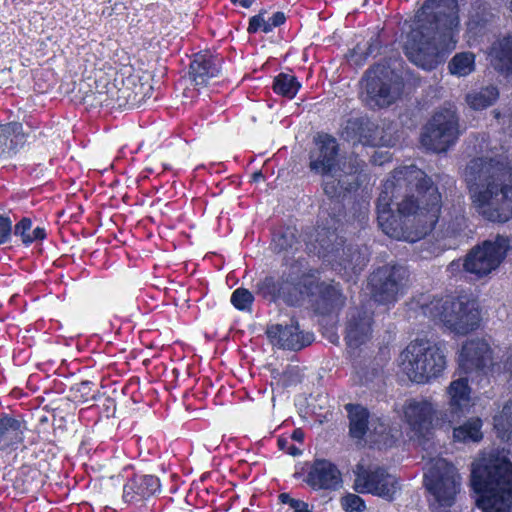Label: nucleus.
Here are the masks:
<instances>
[{"label": "nucleus", "instance_id": "obj_31", "mask_svg": "<svg viewBox=\"0 0 512 512\" xmlns=\"http://www.w3.org/2000/svg\"><path fill=\"white\" fill-rule=\"evenodd\" d=\"M266 14L267 10L261 9L258 14L250 17L247 27L248 34H256L258 32L269 34L275 28L282 26L287 19L285 13L282 11L275 12L269 18H266Z\"/></svg>", "mask_w": 512, "mask_h": 512}, {"label": "nucleus", "instance_id": "obj_29", "mask_svg": "<svg viewBox=\"0 0 512 512\" xmlns=\"http://www.w3.org/2000/svg\"><path fill=\"white\" fill-rule=\"evenodd\" d=\"M271 249L276 253L295 254L301 248L296 227L281 226L272 232Z\"/></svg>", "mask_w": 512, "mask_h": 512}, {"label": "nucleus", "instance_id": "obj_51", "mask_svg": "<svg viewBox=\"0 0 512 512\" xmlns=\"http://www.w3.org/2000/svg\"><path fill=\"white\" fill-rule=\"evenodd\" d=\"M374 162H375V163H378V164H380V165H382V164L384 163V161H380V162H378V160H377L376 158L374 159Z\"/></svg>", "mask_w": 512, "mask_h": 512}, {"label": "nucleus", "instance_id": "obj_11", "mask_svg": "<svg viewBox=\"0 0 512 512\" xmlns=\"http://www.w3.org/2000/svg\"><path fill=\"white\" fill-rule=\"evenodd\" d=\"M424 485L439 507H451L460 490L456 468L443 458L434 459L424 473Z\"/></svg>", "mask_w": 512, "mask_h": 512}, {"label": "nucleus", "instance_id": "obj_9", "mask_svg": "<svg viewBox=\"0 0 512 512\" xmlns=\"http://www.w3.org/2000/svg\"><path fill=\"white\" fill-rule=\"evenodd\" d=\"M310 279L303 277L301 269L291 266L278 277L268 275L257 281L255 294L269 303L282 301L288 306H300L312 285Z\"/></svg>", "mask_w": 512, "mask_h": 512}, {"label": "nucleus", "instance_id": "obj_27", "mask_svg": "<svg viewBox=\"0 0 512 512\" xmlns=\"http://www.w3.org/2000/svg\"><path fill=\"white\" fill-rule=\"evenodd\" d=\"M487 57L497 72L512 75V35L497 38L488 48Z\"/></svg>", "mask_w": 512, "mask_h": 512}, {"label": "nucleus", "instance_id": "obj_8", "mask_svg": "<svg viewBox=\"0 0 512 512\" xmlns=\"http://www.w3.org/2000/svg\"><path fill=\"white\" fill-rule=\"evenodd\" d=\"M399 366L409 380L426 384L443 374L447 360L439 343L417 338L400 353Z\"/></svg>", "mask_w": 512, "mask_h": 512}, {"label": "nucleus", "instance_id": "obj_10", "mask_svg": "<svg viewBox=\"0 0 512 512\" xmlns=\"http://www.w3.org/2000/svg\"><path fill=\"white\" fill-rule=\"evenodd\" d=\"M362 99L372 110L394 104L403 90L402 78L384 64L370 67L362 78Z\"/></svg>", "mask_w": 512, "mask_h": 512}, {"label": "nucleus", "instance_id": "obj_13", "mask_svg": "<svg viewBox=\"0 0 512 512\" xmlns=\"http://www.w3.org/2000/svg\"><path fill=\"white\" fill-rule=\"evenodd\" d=\"M459 134L456 113L451 109H441L424 126L421 144L433 152H446L456 143Z\"/></svg>", "mask_w": 512, "mask_h": 512}, {"label": "nucleus", "instance_id": "obj_19", "mask_svg": "<svg viewBox=\"0 0 512 512\" xmlns=\"http://www.w3.org/2000/svg\"><path fill=\"white\" fill-rule=\"evenodd\" d=\"M492 349L487 340L473 338L467 340L459 354V368L465 374L484 373L492 361Z\"/></svg>", "mask_w": 512, "mask_h": 512}, {"label": "nucleus", "instance_id": "obj_16", "mask_svg": "<svg viewBox=\"0 0 512 512\" xmlns=\"http://www.w3.org/2000/svg\"><path fill=\"white\" fill-rule=\"evenodd\" d=\"M339 143L327 133H318L314 137V147L310 150L309 170L322 177L335 175L339 170Z\"/></svg>", "mask_w": 512, "mask_h": 512}, {"label": "nucleus", "instance_id": "obj_7", "mask_svg": "<svg viewBox=\"0 0 512 512\" xmlns=\"http://www.w3.org/2000/svg\"><path fill=\"white\" fill-rule=\"evenodd\" d=\"M511 240L497 235L493 240H485L468 251L463 258L449 263L446 272L455 280L479 281L495 271L505 259Z\"/></svg>", "mask_w": 512, "mask_h": 512}, {"label": "nucleus", "instance_id": "obj_24", "mask_svg": "<svg viewBox=\"0 0 512 512\" xmlns=\"http://www.w3.org/2000/svg\"><path fill=\"white\" fill-rule=\"evenodd\" d=\"M436 409L433 403L426 399H409L406 401L403 414L404 421L416 435H424L431 427Z\"/></svg>", "mask_w": 512, "mask_h": 512}, {"label": "nucleus", "instance_id": "obj_21", "mask_svg": "<svg viewBox=\"0 0 512 512\" xmlns=\"http://www.w3.org/2000/svg\"><path fill=\"white\" fill-rule=\"evenodd\" d=\"M471 387L467 378L453 380L447 387L448 407L443 420L449 424L456 423L469 412L471 407Z\"/></svg>", "mask_w": 512, "mask_h": 512}, {"label": "nucleus", "instance_id": "obj_43", "mask_svg": "<svg viewBox=\"0 0 512 512\" xmlns=\"http://www.w3.org/2000/svg\"><path fill=\"white\" fill-rule=\"evenodd\" d=\"M278 448L291 456H299L302 454V450L290 443L287 438L279 437L277 440Z\"/></svg>", "mask_w": 512, "mask_h": 512}, {"label": "nucleus", "instance_id": "obj_17", "mask_svg": "<svg viewBox=\"0 0 512 512\" xmlns=\"http://www.w3.org/2000/svg\"><path fill=\"white\" fill-rule=\"evenodd\" d=\"M296 479H302L312 490H336L342 484V475L337 465L327 459H315L305 462Z\"/></svg>", "mask_w": 512, "mask_h": 512}, {"label": "nucleus", "instance_id": "obj_30", "mask_svg": "<svg viewBox=\"0 0 512 512\" xmlns=\"http://www.w3.org/2000/svg\"><path fill=\"white\" fill-rule=\"evenodd\" d=\"M345 409L348 413L350 436L362 440L369 430L368 409L360 404H347Z\"/></svg>", "mask_w": 512, "mask_h": 512}, {"label": "nucleus", "instance_id": "obj_36", "mask_svg": "<svg viewBox=\"0 0 512 512\" xmlns=\"http://www.w3.org/2000/svg\"><path fill=\"white\" fill-rule=\"evenodd\" d=\"M452 75L465 77L475 70V55L472 52L456 53L448 64Z\"/></svg>", "mask_w": 512, "mask_h": 512}, {"label": "nucleus", "instance_id": "obj_37", "mask_svg": "<svg viewBox=\"0 0 512 512\" xmlns=\"http://www.w3.org/2000/svg\"><path fill=\"white\" fill-rule=\"evenodd\" d=\"M366 163L357 155H352L348 158L346 163V172L350 177H353V181H349V187L346 189L349 192H355L367 179V174L364 173Z\"/></svg>", "mask_w": 512, "mask_h": 512}, {"label": "nucleus", "instance_id": "obj_1", "mask_svg": "<svg viewBox=\"0 0 512 512\" xmlns=\"http://www.w3.org/2000/svg\"><path fill=\"white\" fill-rule=\"evenodd\" d=\"M441 204L431 177L416 165L399 166L383 183L377 198L378 226L392 239L419 241L435 228Z\"/></svg>", "mask_w": 512, "mask_h": 512}, {"label": "nucleus", "instance_id": "obj_41", "mask_svg": "<svg viewBox=\"0 0 512 512\" xmlns=\"http://www.w3.org/2000/svg\"><path fill=\"white\" fill-rule=\"evenodd\" d=\"M341 505L346 512H362L366 509L365 501L360 496L352 493L342 497Z\"/></svg>", "mask_w": 512, "mask_h": 512}, {"label": "nucleus", "instance_id": "obj_15", "mask_svg": "<svg viewBox=\"0 0 512 512\" xmlns=\"http://www.w3.org/2000/svg\"><path fill=\"white\" fill-rule=\"evenodd\" d=\"M355 476L354 489L358 493H368L393 501L399 490L396 477L383 468L358 465Z\"/></svg>", "mask_w": 512, "mask_h": 512}, {"label": "nucleus", "instance_id": "obj_35", "mask_svg": "<svg viewBox=\"0 0 512 512\" xmlns=\"http://www.w3.org/2000/svg\"><path fill=\"white\" fill-rule=\"evenodd\" d=\"M499 97V91L495 86H487L467 94L466 101L474 110H482L491 106Z\"/></svg>", "mask_w": 512, "mask_h": 512}, {"label": "nucleus", "instance_id": "obj_25", "mask_svg": "<svg viewBox=\"0 0 512 512\" xmlns=\"http://www.w3.org/2000/svg\"><path fill=\"white\" fill-rule=\"evenodd\" d=\"M26 423L9 413L0 414V456L15 453L24 443Z\"/></svg>", "mask_w": 512, "mask_h": 512}, {"label": "nucleus", "instance_id": "obj_32", "mask_svg": "<svg viewBox=\"0 0 512 512\" xmlns=\"http://www.w3.org/2000/svg\"><path fill=\"white\" fill-rule=\"evenodd\" d=\"M483 421L480 417H470L461 425L454 427L453 440L457 443H478L483 439Z\"/></svg>", "mask_w": 512, "mask_h": 512}, {"label": "nucleus", "instance_id": "obj_14", "mask_svg": "<svg viewBox=\"0 0 512 512\" xmlns=\"http://www.w3.org/2000/svg\"><path fill=\"white\" fill-rule=\"evenodd\" d=\"M303 277H310L311 287L303 296V302L308 299L315 312L327 315L340 310L346 301L339 284L319 280V270L309 268L303 271Z\"/></svg>", "mask_w": 512, "mask_h": 512}, {"label": "nucleus", "instance_id": "obj_18", "mask_svg": "<svg viewBox=\"0 0 512 512\" xmlns=\"http://www.w3.org/2000/svg\"><path fill=\"white\" fill-rule=\"evenodd\" d=\"M341 136L346 141L364 146H391L392 140L382 135L378 124L368 116L351 117L342 126Z\"/></svg>", "mask_w": 512, "mask_h": 512}, {"label": "nucleus", "instance_id": "obj_33", "mask_svg": "<svg viewBox=\"0 0 512 512\" xmlns=\"http://www.w3.org/2000/svg\"><path fill=\"white\" fill-rule=\"evenodd\" d=\"M33 222L29 217H22L14 226L12 235L18 237L25 247L41 242L47 237L46 229L37 226L32 229Z\"/></svg>", "mask_w": 512, "mask_h": 512}, {"label": "nucleus", "instance_id": "obj_12", "mask_svg": "<svg viewBox=\"0 0 512 512\" xmlns=\"http://www.w3.org/2000/svg\"><path fill=\"white\" fill-rule=\"evenodd\" d=\"M408 270L398 264L376 268L368 278L371 298L381 305H393L403 295L408 280Z\"/></svg>", "mask_w": 512, "mask_h": 512}, {"label": "nucleus", "instance_id": "obj_26", "mask_svg": "<svg viewBox=\"0 0 512 512\" xmlns=\"http://www.w3.org/2000/svg\"><path fill=\"white\" fill-rule=\"evenodd\" d=\"M222 58L205 51L194 55L189 75L195 85H206L212 78L218 77L221 72Z\"/></svg>", "mask_w": 512, "mask_h": 512}, {"label": "nucleus", "instance_id": "obj_3", "mask_svg": "<svg viewBox=\"0 0 512 512\" xmlns=\"http://www.w3.org/2000/svg\"><path fill=\"white\" fill-rule=\"evenodd\" d=\"M460 28L459 0H425L415 13L405 54L416 66L431 71L456 48Z\"/></svg>", "mask_w": 512, "mask_h": 512}, {"label": "nucleus", "instance_id": "obj_6", "mask_svg": "<svg viewBox=\"0 0 512 512\" xmlns=\"http://www.w3.org/2000/svg\"><path fill=\"white\" fill-rule=\"evenodd\" d=\"M412 305V309L418 308L422 315L440 321L447 330L458 336L477 330L481 323L477 301L468 294L432 299L421 295Z\"/></svg>", "mask_w": 512, "mask_h": 512}, {"label": "nucleus", "instance_id": "obj_20", "mask_svg": "<svg viewBox=\"0 0 512 512\" xmlns=\"http://www.w3.org/2000/svg\"><path fill=\"white\" fill-rule=\"evenodd\" d=\"M270 342L281 349L298 351L314 341V334L301 331L297 321L290 324H273L266 330Z\"/></svg>", "mask_w": 512, "mask_h": 512}, {"label": "nucleus", "instance_id": "obj_44", "mask_svg": "<svg viewBox=\"0 0 512 512\" xmlns=\"http://www.w3.org/2000/svg\"><path fill=\"white\" fill-rule=\"evenodd\" d=\"M504 370L509 373L510 378L512 379V348H509L506 351V357L504 360Z\"/></svg>", "mask_w": 512, "mask_h": 512}, {"label": "nucleus", "instance_id": "obj_34", "mask_svg": "<svg viewBox=\"0 0 512 512\" xmlns=\"http://www.w3.org/2000/svg\"><path fill=\"white\" fill-rule=\"evenodd\" d=\"M302 84L297 77L291 73L281 72L273 79V92L279 96L292 100L301 89Z\"/></svg>", "mask_w": 512, "mask_h": 512}, {"label": "nucleus", "instance_id": "obj_39", "mask_svg": "<svg viewBox=\"0 0 512 512\" xmlns=\"http://www.w3.org/2000/svg\"><path fill=\"white\" fill-rule=\"evenodd\" d=\"M255 297L251 291L246 288L239 287L235 289L230 298L231 304L239 311L250 312Z\"/></svg>", "mask_w": 512, "mask_h": 512}, {"label": "nucleus", "instance_id": "obj_4", "mask_svg": "<svg viewBox=\"0 0 512 512\" xmlns=\"http://www.w3.org/2000/svg\"><path fill=\"white\" fill-rule=\"evenodd\" d=\"M474 210L485 220L512 219V166L501 156L476 157L463 173Z\"/></svg>", "mask_w": 512, "mask_h": 512}, {"label": "nucleus", "instance_id": "obj_22", "mask_svg": "<svg viewBox=\"0 0 512 512\" xmlns=\"http://www.w3.org/2000/svg\"><path fill=\"white\" fill-rule=\"evenodd\" d=\"M161 491L160 479L152 474L134 473L123 485V501L139 505Z\"/></svg>", "mask_w": 512, "mask_h": 512}, {"label": "nucleus", "instance_id": "obj_5", "mask_svg": "<svg viewBox=\"0 0 512 512\" xmlns=\"http://www.w3.org/2000/svg\"><path fill=\"white\" fill-rule=\"evenodd\" d=\"M471 487L476 505L483 512H511L512 463L490 460L474 464Z\"/></svg>", "mask_w": 512, "mask_h": 512}, {"label": "nucleus", "instance_id": "obj_47", "mask_svg": "<svg viewBox=\"0 0 512 512\" xmlns=\"http://www.w3.org/2000/svg\"><path fill=\"white\" fill-rule=\"evenodd\" d=\"M291 438L294 440V441H297V442H302L304 440V432L301 430V429H295L293 432H292V435H291Z\"/></svg>", "mask_w": 512, "mask_h": 512}, {"label": "nucleus", "instance_id": "obj_53", "mask_svg": "<svg viewBox=\"0 0 512 512\" xmlns=\"http://www.w3.org/2000/svg\"><path fill=\"white\" fill-rule=\"evenodd\" d=\"M363 377L365 378V381H366V382L369 380V378H368V377H366V376H363Z\"/></svg>", "mask_w": 512, "mask_h": 512}, {"label": "nucleus", "instance_id": "obj_38", "mask_svg": "<svg viewBox=\"0 0 512 512\" xmlns=\"http://www.w3.org/2000/svg\"><path fill=\"white\" fill-rule=\"evenodd\" d=\"M494 426L502 438L512 439V401L507 402L501 414L495 417Z\"/></svg>", "mask_w": 512, "mask_h": 512}, {"label": "nucleus", "instance_id": "obj_2", "mask_svg": "<svg viewBox=\"0 0 512 512\" xmlns=\"http://www.w3.org/2000/svg\"><path fill=\"white\" fill-rule=\"evenodd\" d=\"M332 176L323 177L322 188L328 198L323 201L314 241L306 243V250L322 259L324 263L347 281H355L369 262L367 248L349 245L344 247L341 235L344 214L342 197L350 193L349 181Z\"/></svg>", "mask_w": 512, "mask_h": 512}, {"label": "nucleus", "instance_id": "obj_28", "mask_svg": "<svg viewBox=\"0 0 512 512\" xmlns=\"http://www.w3.org/2000/svg\"><path fill=\"white\" fill-rule=\"evenodd\" d=\"M23 126L17 122L4 125L0 133V155L4 158L14 156L26 143Z\"/></svg>", "mask_w": 512, "mask_h": 512}, {"label": "nucleus", "instance_id": "obj_48", "mask_svg": "<svg viewBox=\"0 0 512 512\" xmlns=\"http://www.w3.org/2000/svg\"><path fill=\"white\" fill-rule=\"evenodd\" d=\"M233 4H239L243 8H250L256 0H230Z\"/></svg>", "mask_w": 512, "mask_h": 512}, {"label": "nucleus", "instance_id": "obj_23", "mask_svg": "<svg viewBox=\"0 0 512 512\" xmlns=\"http://www.w3.org/2000/svg\"><path fill=\"white\" fill-rule=\"evenodd\" d=\"M373 313L364 307L349 310L345 340L350 348H358L372 336Z\"/></svg>", "mask_w": 512, "mask_h": 512}, {"label": "nucleus", "instance_id": "obj_46", "mask_svg": "<svg viewBox=\"0 0 512 512\" xmlns=\"http://www.w3.org/2000/svg\"><path fill=\"white\" fill-rule=\"evenodd\" d=\"M278 498L282 504L289 505L291 508H293V506L295 505L294 503L299 500L292 498L289 493H281L279 494Z\"/></svg>", "mask_w": 512, "mask_h": 512}, {"label": "nucleus", "instance_id": "obj_42", "mask_svg": "<svg viewBox=\"0 0 512 512\" xmlns=\"http://www.w3.org/2000/svg\"><path fill=\"white\" fill-rule=\"evenodd\" d=\"M13 223L9 216L0 214V246L8 243L12 237Z\"/></svg>", "mask_w": 512, "mask_h": 512}, {"label": "nucleus", "instance_id": "obj_49", "mask_svg": "<svg viewBox=\"0 0 512 512\" xmlns=\"http://www.w3.org/2000/svg\"><path fill=\"white\" fill-rule=\"evenodd\" d=\"M99 397H100V393L99 392H97V393H92L91 392V399L90 400L97 401L99 399Z\"/></svg>", "mask_w": 512, "mask_h": 512}, {"label": "nucleus", "instance_id": "obj_50", "mask_svg": "<svg viewBox=\"0 0 512 512\" xmlns=\"http://www.w3.org/2000/svg\"><path fill=\"white\" fill-rule=\"evenodd\" d=\"M380 426H381V430L378 432V431L375 429V432H376V433H378V434H380V435H382V434H384V433H385V431H386V426H385L384 424H381Z\"/></svg>", "mask_w": 512, "mask_h": 512}, {"label": "nucleus", "instance_id": "obj_52", "mask_svg": "<svg viewBox=\"0 0 512 512\" xmlns=\"http://www.w3.org/2000/svg\"><path fill=\"white\" fill-rule=\"evenodd\" d=\"M509 8H510V10L512 11V0L510 1Z\"/></svg>", "mask_w": 512, "mask_h": 512}, {"label": "nucleus", "instance_id": "obj_40", "mask_svg": "<svg viewBox=\"0 0 512 512\" xmlns=\"http://www.w3.org/2000/svg\"><path fill=\"white\" fill-rule=\"evenodd\" d=\"M93 385L94 383L90 380H84L73 385L70 389L73 401L78 404H85L90 401Z\"/></svg>", "mask_w": 512, "mask_h": 512}, {"label": "nucleus", "instance_id": "obj_45", "mask_svg": "<svg viewBox=\"0 0 512 512\" xmlns=\"http://www.w3.org/2000/svg\"><path fill=\"white\" fill-rule=\"evenodd\" d=\"M293 506L294 512H313V510L310 508L309 504L305 501L298 500L294 503Z\"/></svg>", "mask_w": 512, "mask_h": 512}]
</instances>
